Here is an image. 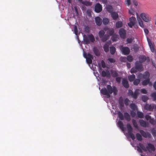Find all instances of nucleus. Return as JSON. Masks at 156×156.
Here are the masks:
<instances>
[{
    "mask_svg": "<svg viewBox=\"0 0 156 156\" xmlns=\"http://www.w3.org/2000/svg\"><path fill=\"white\" fill-rule=\"evenodd\" d=\"M106 87L107 89L106 88H103L100 91L103 95H106L108 98H109L110 94L113 92V88L109 85H107Z\"/></svg>",
    "mask_w": 156,
    "mask_h": 156,
    "instance_id": "f257e3e1",
    "label": "nucleus"
},
{
    "mask_svg": "<svg viewBox=\"0 0 156 156\" xmlns=\"http://www.w3.org/2000/svg\"><path fill=\"white\" fill-rule=\"evenodd\" d=\"M117 114L119 119L121 120H123L124 118L127 121H129L131 119L130 116L129 114L127 112L124 113V116L122 113L120 111L117 112Z\"/></svg>",
    "mask_w": 156,
    "mask_h": 156,
    "instance_id": "f03ea898",
    "label": "nucleus"
},
{
    "mask_svg": "<svg viewBox=\"0 0 156 156\" xmlns=\"http://www.w3.org/2000/svg\"><path fill=\"white\" fill-rule=\"evenodd\" d=\"M83 40L85 44H88L90 43V41L93 42L95 41V38L92 34L88 35V36L84 35L83 36Z\"/></svg>",
    "mask_w": 156,
    "mask_h": 156,
    "instance_id": "7ed1b4c3",
    "label": "nucleus"
},
{
    "mask_svg": "<svg viewBox=\"0 0 156 156\" xmlns=\"http://www.w3.org/2000/svg\"><path fill=\"white\" fill-rule=\"evenodd\" d=\"M105 33L104 30H100L98 33V35L101 41L105 42L108 39V35L105 34Z\"/></svg>",
    "mask_w": 156,
    "mask_h": 156,
    "instance_id": "20e7f679",
    "label": "nucleus"
},
{
    "mask_svg": "<svg viewBox=\"0 0 156 156\" xmlns=\"http://www.w3.org/2000/svg\"><path fill=\"white\" fill-rule=\"evenodd\" d=\"M140 16L142 20L146 22H149L151 20V17L148 14L142 13L140 14Z\"/></svg>",
    "mask_w": 156,
    "mask_h": 156,
    "instance_id": "39448f33",
    "label": "nucleus"
},
{
    "mask_svg": "<svg viewBox=\"0 0 156 156\" xmlns=\"http://www.w3.org/2000/svg\"><path fill=\"white\" fill-rule=\"evenodd\" d=\"M84 57L86 59V60L87 64H91L92 63V60L93 59V56L90 53H85L84 54Z\"/></svg>",
    "mask_w": 156,
    "mask_h": 156,
    "instance_id": "423d86ee",
    "label": "nucleus"
},
{
    "mask_svg": "<svg viewBox=\"0 0 156 156\" xmlns=\"http://www.w3.org/2000/svg\"><path fill=\"white\" fill-rule=\"evenodd\" d=\"M128 135L131 138L132 140H134L135 136L134 134L132 133L133 129L130 124L128 123L126 125Z\"/></svg>",
    "mask_w": 156,
    "mask_h": 156,
    "instance_id": "0eeeda50",
    "label": "nucleus"
},
{
    "mask_svg": "<svg viewBox=\"0 0 156 156\" xmlns=\"http://www.w3.org/2000/svg\"><path fill=\"white\" fill-rule=\"evenodd\" d=\"M120 49L123 55H128L130 53V49L128 47H124L122 46H121Z\"/></svg>",
    "mask_w": 156,
    "mask_h": 156,
    "instance_id": "6e6552de",
    "label": "nucleus"
},
{
    "mask_svg": "<svg viewBox=\"0 0 156 156\" xmlns=\"http://www.w3.org/2000/svg\"><path fill=\"white\" fill-rule=\"evenodd\" d=\"M156 108V105L154 104H151L149 105L148 104H146L144 106V109L147 110L152 111L154 108Z\"/></svg>",
    "mask_w": 156,
    "mask_h": 156,
    "instance_id": "1a4fd4ad",
    "label": "nucleus"
},
{
    "mask_svg": "<svg viewBox=\"0 0 156 156\" xmlns=\"http://www.w3.org/2000/svg\"><path fill=\"white\" fill-rule=\"evenodd\" d=\"M104 30L105 31H107V34L108 35V39L109 36H112L114 33V30L113 28H109L107 27H105L104 28Z\"/></svg>",
    "mask_w": 156,
    "mask_h": 156,
    "instance_id": "9d476101",
    "label": "nucleus"
},
{
    "mask_svg": "<svg viewBox=\"0 0 156 156\" xmlns=\"http://www.w3.org/2000/svg\"><path fill=\"white\" fill-rule=\"evenodd\" d=\"M129 22L128 23V25L130 27L132 28L135 23L136 18L134 16H132L129 18Z\"/></svg>",
    "mask_w": 156,
    "mask_h": 156,
    "instance_id": "9b49d317",
    "label": "nucleus"
},
{
    "mask_svg": "<svg viewBox=\"0 0 156 156\" xmlns=\"http://www.w3.org/2000/svg\"><path fill=\"white\" fill-rule=\"evenodd\" d=\"M102 10V5L99 3H97L94 7V10L97 13L100 12Z\"/></svg>",
    "mask_w": 156,
    "mask_h": 156,
    "instance_id": "f8f14e48",
    "label": "nucleus"
},
{
    "mask_svg": "<svg viewBox=\"0 0 156 156\" xmlns=\"http://www.w3.org/2000/svg\"><path fill=\"white\" fill-rule=\"evenodd\" d=\"M146 147L147 150L150 153H151L152 151H154L155 150V148L154 145L150 143H148Z\"/></svg>",
    "mask_w": 156,
    "mask_h": 156,
    "instance_id": "ddd939ff",
    "label": "nucleus"
},
{
    "mask_svg": "<svg viewBox=\"0 0 156 156\" xmlns=\"http://www.w3.org/2000/svg\"><path fill=\"white\" fill-rule=\"evenodd\" d=\"M139 132L141 135L144 138H150L151 137V134L148 132H146L143 130H140Z\"/></svg>",
    "mask_w": 156,
    "mask_h": 156,
    "instance_id": "4468645a",
    "label": "nucleus"
},
{
    "mask_svg": "<svg viewBox=\"0 0 156 156\" xmlns=\"http://www.w3.org/2000/svg\"><path fill=\"white\" fill-rule=\"evenodd\" d=\"M142 63H140L138 61H136L135 62V67L137 70L139 71H141L143 70V67Z\"/></svg>",
    "mask_w": 156,
    "mask_h": 156,
    "instance_id": "2eb2a0df",
    "label": "nucleus"
},
{
    "mask_svg": "<svg viewBox=\"0 0 156 156\" xmlns=\"http://www.w3.org/2000/svg\"><path fill=\"white\" fill-rule=\"evenodd\" d=\"M119 34L121 38H125L126 36L125 30L123 28H121L119 30Z\"/></svg>",
    "mask_w": 156,
    "mask_h": 156,
    "instance_id": "dca6fc26",
    "label": "nucleus"
},
{
    "mask_svg": "<svg viewBox=\"0 0 156 156\" xmlns=\"http://www.w3.org/2000/svg\"><path fill=\"white\" fill-rule=\"evenodd\" d=\"M123 86L126 88H128L129 87V85L126 79L123 78L122 81Z\"/></svg>",
    "mask_w": 156,
    "mask_h": 156,
    "instance_id": "f3484780",
    "label": "nucleus"
},
{
    "mask_svg": "<svg viewBox=\"0 0 156 156\" xmlns=\"http://www.w3.org/2000/svg\"><path fill=\"white\" fill-rule=\"evenodd\" d=\"M147 40L151 51L152 52H154L155 51V49L151 41L148 38H147Z\"/></svg>",
    "mask_w": 156,
    "mask_h": 156,
    "instance_id": "a211bd4d",
    "label": "nucleus"
},
{
    "mask_svg": "<svg viewBox=\"0 0 156 156\" xmlns=\"http://www.w3.org/2000/svg\"><path fill=\"white\" fill-rule=\"evenodd\" d=\"M136 15L137 20L139 23V25L140 27L142 28H144V26L143 24V22L141 19L139 17L138 14L136 13Z\"/></svg>",
    "mask_w": 156,
    "mask_h": 156,
    "instance_id": "6ab92c4d",
    "label": "nucleus"
},
{
    "mask_svg": "<svg viewBox=\"0 0 156 156\" xmlns=\"http://www.w3.org/2000/svg\"><path fill=\"white\" fill-rule=\"evenodd\" d=\"M139 122L140 125L142 127H146L148 126V123L142 119L139 120Z\"/></svg>",
    "mask_w": 156,
    "mask_h": 156,
    "instance_id": "aec40b11",
    "label": "nucleus"
},
{
    "mask_svg": "<svg viewBox=\"0 0 156 156\" xmlns=\"http://www.w3.org/2000/svg\"><path fill=\"white\" fill-rule=\"evenodd\" d=\"M95 21L96 24L98 26H100L102 24V20L100 17L97 16L95 18Z\"/></svg>",
    "mask_w": 156,
    "mask_h": 156,
    "instance_id": "412c9836",
    "label": "nucleus"
},
{
    "mask_svg": "<svg viewBox=\"0 0 156 156\" xmlns=\"http://www.w3.org/2000/svg\"><path fill=\"white\" fill-rule=\"evenodd\" d=\"M142 75V78L143 79H145V80L150 79L149 78L150 73L147 71L145 72Z\"/></svg>",
    "mask_w": 156,
    "mask_h": 156,
    "instance_id": "4be33fe9",
    "label": "nucleus"
},
{
    "mask_svg": "<svg viewBox=\"0 0 156 156\" xmlns=\"http://www.w3.org/2000/svg\"><path fill=\"white\" fill-rule=\"evenodd\" d=\"M139 90H140L139 89L136 90L133 93V94L131 97L134 99H136L139 94Z\"/></svg>",
    "mask_w": 156,
    "mask_h": 156,
    "instance_id": "5701e85b",
    "label": "nucleus"
},
{
    "mask_svg": "<svg viewBox=\"0 0 156 156\" xmlns=\"http://www.w3.org/2000/svg\"><path fill=\"white\" fill-rule=\"evenodd\" d=\"M93 51L94 54L96 56H99L100 55V52L97 47H94L93 48Z\"/></svg>",
    "mask_w": 156,
    "mask_h": 156,
    "instance_id": "b1692460",
    "label": "nucleus"
},
{
    "mask_svg": "<svg viewBox=\"0 0 156 156\" xmlns=\"http://www.w3.org/2000/svg\"><path fill=\"white\" fill-rule=\"evenodd\" d=\"M139 62L142 63L144 62L146 59V57L144 55H140L139 58Z\"/></svg>",
    "mask_w": 156,
    "mask_h": 156,
    "instance_id": "393cba45",
    "label": "nucleus"
},
{
    "mask_svg": "<svg viewBox=\"0 0 156 156\" xmlns=\"http://www.w3.org/2000/svg\"><path fill=\"white\" fill-rule=\"evenodd\" d=\"M111 14L112 17L114 20H116L118 18V14L116 12H112Z\"/></svg>",
    "mask_w": 156,
    "mask_h": 156,
    "instance_id": "a878e982",
    "label": "nucleus"
},
{
    "mask_svg": "<svg viewBox=\"0 0 156 156\" xmlns=\"http://www.w3.org/2000/svg\"><path fill=\"white\" fill-rule=\"evenodd\" d=\"M106 9L107 11L109 13H111L112 12L113 9L112 7L110 5H108L106 7Z\"/></svg>",
    "mask_w": 156,
    "mask_h": 156,
    "instance_id": "bb28decb",
    "label": "nucleus"
},
{
    "mask_svg": "<svg viewBox=\"0 0 156 156\" xmlns=\"http://www.w3.org/2000/svg\"><path fill=\"white\" fill-rule=\"evenodd\" d=\"M150 79H147L143 80L142 82V84L143 86H146L149 83H151L150 82Z\"/></svg>",
    "mask_w": 156,
    "mask_h": 156,
    "instance_id": "cd10ccee",
    "label": "nucleus"
},
{
    "mask_svg": "<svg viewBox=\"0 0 156 156\" xmlns=\"http://www.w3.org/2000/svg\"><path fill=\"white\" fill-rule=\"evenodd\" d=\"M116 48L114 46H111L110 47V51L111 54L112 55H114L116 51Z\"/></svg>",
    "mask_w": 156,
    "mask_h": 156,
    "instance_id": "c85d7f7f",
    "label": "nucleus"
},
{
    "mask_svg": "<svg viewBox=\"0 0 156 156\" xmlns=\"http://www.w3.org/2000/svg\"><path fill=\"white\" fill-rule=\"evenodd\" d=\"M119 104L120 105V107L121 108L123 107L124 106V102L122 98V97L120 98L119 101Z\"/></svg>",
    "mask_w": 156,
    "mask_h": 156,
    "instance_id": "c756f323",
    "label": "nucleus"
},
{
    "mask_svg": "<svg viewBox=\"0 0 156 156\" xmlns=\"http://www.w3.org/2000/svg\"><path fill=\"white\" fill-rule=\"evenodd\" d=\"M111 74L113 77H116L118 76V73L115 70H112L111 71Z\"/></svg>",
    "mask_w": 156,
    "mask_h": 156,
    "instance_id": "7c9ffc66",
    "label": "nucleus"
},
{
    "mask_svg": "<svg viewBox=\"0 0 156 156\" xmlns=\"http://www.w3.org/2000/svg\"><path fill=\"white\" fill-rule=\"evenodd\" d=\"M128 78L130 81H133L135 78V76L134 74H133L131 75L128 76Z\"/></svg>",
    "mask_w": 156,
    "mask_h": 156,
    "instance_id": "2f4dec72",
    "label": "nucleus"
},
{
    "mask_svg": "<svg viewBox=\"0 0 156 156\" xmlns=\"http://www.w3.org/2000/svg\"><path fill=\"white\" fill-rule=\"evenodd\" d=\"M122 25V23L121 21H119L116 23V27L117 28H119L121 27Z\"/></svg>",
    "mask_w": 156,
    "mask_h": 156,
    "instance_id": "473e14b6",
    "label": "nucleus"
},
{
    "mask_svg": "<svg viewBox=\"0 0 156 156\" xmlns=\"http://www.w3.org/2000/svg\"><path fill=\"white\" fill-rule=\"evenodd\" d=\"M103 48L104 51L106 52H107L109 51V46L108 44H105L103 46Z\"/></svg>",
    "mask_w": 156,
    "mask_h": 156,
    "instance_id": "72a5a7b5",
    "label": "nucleus"
},
{
    "mask_svg": "<svg viewBox=\"0 0 156 156\" xmlns=\"http://www.w3.org/2000/svg\"><path fill=\"white\" fill-rule=\"evenodd\" d=\"M109 73L108 71L106 72L105 70H103L101 72V76L103 77H105L106 76H109Z\"/></svg>",
    "mask_w": 156,
    "mask_h": 156,
    "instance_id": "f704fd0d",
    "label": "nucleus"
},
{
    "mask_svg": "<svg viewBox=\"0 0 156 156\" xmlns=\"http://www.w3.org/2000/svg\"><path fill=\"white\" fill-rule=\"evenodd\" d=\"M118 124L120 128L122 130L124 131V127L123 123L120 121L118 122Z\"/></svg>",
    "mask_w": 156,
    "mask_h": 156,
    "instance_id": "c9c22d12",
    "label": "nucleus"
},
{
    "mask_svg": "<svg viewBox=\"0 0 156 156\" xmlns=\"http://www.w3.org/2000/svg\"><path fill=\"white\" fill-rule=\"evenodd\" d=\"M136 136L137 139L139 141H141L142 140V135L139 133H137L136 134Z\"/></svg>",
    "mask_w": 156,
    "mask_h": 156,
    "instance_id": "e433bc0d",
    "label": "nucleus"
},
{
    "mask_svg": "<svg viewBox=\"0 0 156 156\" xmlns=\"http://www.w3.org/2000/svg\"><path fill=\"white\" fill-rule=\"evenodd\" d=\"M139 146L140 147V148L143 150L144 151H147V150L146 149V148L143 145V144L139 143Z\"/></svg>",
    "mask_w": 156,
    "mask_h": 156,
    "instance_id": "4c0bfd02",
    "label": "nucleus"
},
{
    "mask_svg": "<svg viewBox=\"0 0 156 156\" xmlns=\"http://www.w3.org/2000/svg\"><path fill=\"white\" fill-rule=\"evenodd\" d=\"M111 38L113 41H116L118 39L117 35L116 34H113Z\"/></svg>",
    "mask_w": 156,
    "mask_h": 156,
    "instance_id": "58836bf2",
    "label": "nucleus"
},
{
    "mask_svg": "<svg viewBox=\"0 0 156 156\" xmlns=\"http://www.w3.org/2000/svg\"><path fill=\"white\" fill-rule=\"evenodd\" d=\"M140 80L139 79H136L133 81V84L135 85H137L140 82Z\"/></svg>",
    "mask_w": 156,
    "mask_h": 156,
    "instance_id": "ea45409f",
    "label": "nucleus"
},
{
    "mask_svg": "<svg viewBox=\"0 0 156 156\" xmlns=\"http://www.w3.org/2000/svg\"><path fill=\"white\" fill-rule=\"evenodd\" d=\"M137 115L138 117L140 118H144V115L142 112L138 111L137 112Z\"/></svg>",
    "mask_w": 156,
    "mask_h": 156,
    "instance_id": "a19ab883",
    "label": "nucleus"
},
{
    "mask_svg": "<svg viewBox=\"0 0 156 156\" xmlns=\"http://www.w3.org/2000/svg\"><path fill=\"white\" fill-rule=\"evenodd\" d=\"M133 124L135 128H137L138 127V124L136 120L134 119H133L132 120Z\"/></svg>",
    "mask_w": 156,
    "mask_h": 156,
    "instance_id": "79ce46f5",
    "label": "nucleus"
},
{
    "mask_svg": "<svg viewBox=\"0 0 156 156\" xmlns=\"http://www.w3.org/2000/svg\"><path fill=\"white\" fill-rule=\"evenodd\" d=\"M133 56L131 55H129L127 57V61H128L129 62H131L133 60Z\"/></svg>",
    "mask_w": 156,
    "mask_h": 156,
    "instance_id": "37998d69",
    "label": "nucleus"
},
{
    "mask_svg": "<svg viewBox=\"0 0 156 156\" xmlns=\"http://www.w3.org/2000/svg\"><path fill=\"white\" fill-rule=\"evenodd\" d=\"M130 108L133 110H135L136 109V106L134 104H131L130 105Z\"/></svg>",
    "mask_w": 156,
    "mask_h": 156,
    "instance_id": "c03bdc74",
    "label": "nucleus"
},
{
    "mask_svg": "<svg viewBox=\"0 0 156 156\" xmlns=\"http://www.w3.org/2000/svg\"><path fill=\"white\" fill-rule=\"evenodd\" d=\"M81 3L87 6H90L91 5V3L88 1H82Z\"/></svg>",
    "mask_w": 156,
    "mask_h": 156,
    "instance_id": "a18cd8bd",
    "label": "nucleus"
},
{
    "mask_svg": "<svg viewBox=\"0 0 156 156\" xmlns=\"http://www.w3.org/2000/svg\"><path fill=\"white\" fill-rule=\"evenodd\" d=\"M142 99L144 102H145L148 100V98L146 95H143L142 97Z\"/></svg>",
    "mask_w": 156,
    "mask_h": 156,
    "instance_id": "49530a36",
    "label": "nucleus"
},
{
    "mask_svg": "<svg viewBox=\"0 0 156 156\" xmlns=\"http://www.w3.org/2000/svg\"><path fill=\"white\" fill-rule=\"evenodd\" d=\"M129 13L131 15H134L136 13V12L133 9L131 8L129 10Z\"/></svg>",
    "mask_w": 156,
    "mask_h": 156,
    "instance_id": "de8ad7c7",
    "label": "nucleus"
},
{
    "mask_svg": "<svg viewBox=\"0 0 156 156\" xmlns=\"http://www.w3.org/2000/svg\"><path fill=\"white\" fill-rule=\"evenodd\" d=\"M109 22V20L106 18H104L103 20V23L105 25H106L108 24Z\"/></svg>",
    "mask_w": 156,
    "mask_h": 156,
    "instance_id": "09e8293b",
    "label": "nucleus"
},
{
    "mask_svg": "<svg viewBox=\"0 0 156 156\" xmlns=\"http://www.w3.org/2000/svg\"><path fill=\"white\" fill-rule=\"evenodd\" d=\"M129 102L130 101L127 98H126L124 100V103L125 105L126 106H127L129 105Z\"/></svg>",
    "mask_w": 156,
    "mask_h": 156,
    "instance_id": "8fccbe9b",
    "label": "nucleus"
},
{
    "mask_svg": "<svg viewBox=\"0 0 156 156\" xmlns=\"http://www.w3.org/2000/svg\"><path fill=\"white\" fill-rule=\"evenodd\" d=\"M151 96L153 98V100H156V92H154L151 94Z\"/></svg>",
    "mask_w": 156,
    "mask_h": 156,
    "instance_id": "3c124183",
    "label": "nucleus"
},
{
    "mask_svg": "<svg viewBox=\"0 0 156 156\" xmlns=\"http://www.w3.org/2000/svg\"><path fill=\"white\" fill-rule=\"evenodd\" d=\"M120 61L121 62H125L127 61V57H122L120 58Z\"/></svg>",
    "mask_w": 156,
    "mask_h": 156,
    "instance_id": "603ef678",
    "label": "nucleus"
},
{
    "mask_svg": "<svg viewBox=\"0 0 156 156\" xmlns=\"http://www.w3.org/2000/svg\"><path fill=\"white\" fill-rule=\"evenodd\" d=\"M137 70L135 67V68H132L130 70V72L132 73H135L137 72Z\"/></svg>",
    "mask_w": 156,
    "mask_h": 156,
    "instance_id": "864d4df0",
    "label": "nucleus"
},
{
    "mask_svg": "<svg viewBox=\"0 0 156 156\" xmlns=\"http://www.w3.org/2000/svg\"><path fill=\"white\" fill-rule=\"evenodd\" d=\"M113 93L115 95L117 94V92H118V90L117 88L115 87H113Z\"/></svg>",
    "mask_w": 156,
    "mask_h": 156,
    "instance_id": "5fc2aeb1",
    "label": "nucleus"
},
{
    "mask_svg": "<svg viewBox=\"0 0 156 156\" xmlns=\"http://www.w3.org/2000/svg\"><path fill=\"white\" fill-rule=\"evenodd\" d=\"M73 29H74V31L75 32V34L76 35H77L78 33V29H77V27H76V26H74V27Z\"/></svg>",
    "mask_w": 156,
    "mask_h": 156,
    "instance_id": "6e6d98bb",
    "label": "nucleus"
},
{
    "mask_svg": "<svg viewBox=\"0 0 156 156\" xmlns=\"http://www.w3.org/2000/svg\"><path fill=\"white\" fill-rule=\"evenodd\" d=\"M133 92L132 91V90H128V95L129 96H132V95H133Z\"/></svg>",
    "mask_w": 156,
    "mask_h": 156,
    "instance_id": "4d7b16f0",
    "label": "nucleus"
},
{
    "mask_svg": "<svg viewBox=\"0 0 156 156\" xmlns=\"http://www.w3.org/2000/svg\"><path fill=\"white\" fill-rule=\"evenodd\" d=\"M141 93L144 94H146L147 93V90L145 89H142L140 90Z\"/></svg>",
    "mask_w": 156,
    "mask_h": 156,
    "instance_id": "13d9d810",
    "label": "nucleus"
},
{
    "mask_svg": "<svg viewBox=\"0 0 156 156\" xmlns=\"http://www.w3.org/2000/svg\"><path fill=\"white\" fill-rule=\"evenodd\" d=\"M133 49L135 52L138 51L139 50L138 47L137 45H134L133 47Z\"/></svg>",
    "mask_w": 156,
    "mask_h": 156,
    "instance_id": "bf43d9fd",
    "label": "nucleus"
},
{
    "mask_svg": "<svg viewBox=\"0 0 156 156\" xmlns=\"http://www.w3.org/2000/svg\"><path fill=\"white\" fill-rule=\"evenodd\" d=\"M131 115L132 117H134L136 115V113L134 111H132L131 112Z\"/></svg>",
    "mask_w": 156,
    "mask_h": 156,
    "instance_id": "052dcab7",
    "label": "nucleus"
},
{
    "mask_svg": "<svg viewBox=\"0 0 156 156\" xmlns=\"http://www.w3.org/2000/svg\"><path fill=\"white\" fill-rule=\"evenodd\" d=\"M121 77H117L116 78V80L117 82L120 83L121 81Z\"/></svg>",
    "mask_w": 156,
    "mask_h": 156,
    "instance_id": "680f3d73",
    "label": "nucleus"
},
{
    "mask_svg": "<svg viewBox=\"0 0 156 156\" xmlns=\"http://www.w3.org/2000/svg\"><path fill=\"white\" fill-rule=\"evenodd\" d=\"M151 133L153 136L156 135V131L154 129H152L151 130Z\"/></svg>",
    "mask_w": 156,
    "mask_h": 156,
    "instance_id": "e2e57ef3",
    "label": "nucleus"
},
{
    "mask_svg": "<svg viewBox=\"0 0 156 156\" xmlns=\"http://www.w3.org/2000/svg\"><path fill=\"white\" fill-rule=\"evenodd\" d=\"M145 118L147 120H149L151 118V117L148 115H146Z\"/></svg>",
    "mask_w": 156,
    "mask_h": 156,
    "instance_id": "0e129e2a",
    "label": "nucleus"
},
{
    "mask_svg": "<svg viewBox=\"0 0 156 156\" xmlns=\"http://www.w3.org/2000/svg\"><path fill=\"white\" fill-rule=\"evenodd\" d=\"M108 60L111 63L114 62H115V60L112 58H109Z\"/></svg>",
    "mask_w": 156,
    "mask_h": 156,
    "instance_id": "69168bd1",
    "label": "nucleus"
},
{
    "mask_svg": "<svg viewBox=\"0 0 156 156\" xmlns=\"http://www.w3.org/2000/svg\"><path fill=\"white\" fill-rule=\"evenodd\" d=\"M137 150L139 152L141 153L142 152V149L140 148V147L139 146H137Z\"/></svg>",
    "mask_w": 156,
    "mask_h": 156,
    "instance_id": "338daca9",
    "label": "nucleus"
},
{
    "mask_svg": "<svg viewBox=\"0 0 156 156\" xmlns=\"http://www.w3.org/2000/svg\"><path fill=\"white\" fill-rule=\"evenodd\" d=\"M150 122L152 124H154V119L151 118L149 120Z\"/></svg>",
    "mask_w": 156,
    "mask_h": 156,
    "instance_id": "774afa93",
    "label": "nucleus"
}]
</instances>
